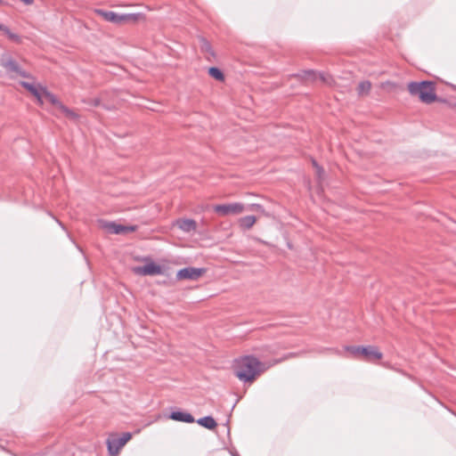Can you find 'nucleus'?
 I'll list each match as a JSON object with an SVG mask.
<instances>
[{
    "instance_id": "nucleus-9",
    "label": "nucleus",
    "mask_w": 456,
    "mask_h": 456,
    "mask_svg": "<svg viewBox=\"0 0 456 456\" xmlns=\"http://www.w3.org/2000/svg\"><path fill=\"white\" fill-rule=\"evenodd\" d=\"M102 227L109 233L121 234L132 232L136 230V226H126L114 222L102 223Z\"/></svg>"
},
{
    "instance_id": "nucleus-12",
    "label": "nucleus",
    "mask_w": 456,
    "mask_h": 456,
    "mask_svg": "<svg viewBox=\"0 0 456 456\" xmlns=\"http://www.w3.org/2000/svg\"><path fill=\"white\" fill-rule=\"evenodd\" d=\"M53 107L67 118L72 120H77L78 118V115L72 110L67 108L59 99H57V102L53 104Z\"/></svg>"
},
{
    "instance_id": "nucleus-3",
    "label": "nucleus",
    "mask_w": 456,
    "mask_h": 456,
    "mask_svg": "<svg viewBox=\"0 0 456 456\" xmlns=\"http://www.w3.org/2000/svg\"><path fill=\"white\" fill-rule=\"evenodd\" d=\"M94 12L102 17L105 21L118 25L126 22H137L145 19V16L140 12L120 14L112 11H105L102 9H95Z\"/></svg>"
},
{
    "instance_id": "nucleus-16",
    "label": "nucleus",
    "mask_w": 456,
    "mask_h": 456,
    "mask_svg": "<svg viewBox=\"0 0 456 456\" xmlns=\"http://www.w3.org/2000/svg\"><path fill=\"white\" fill-rule=\"evenodd\" d=\"M198 424L208 428L214 429L217 426L216 420L212 417H203L197 420Z\"/></svg>"
},
{
    "instance_id": "nucleus-15",
    "label": "nucleus",
    "mask_w": 456,
    "mask_h": 456,
    "mask_svg": "<svg viewBox=\"0 0 456 456\" xmlns=\"http://www.w3.org/2000/svg\"><path fill=\"white\" fill-rule=\"evenodd\" d=\"M176 225L183 232H189L196 230V222L192 219H180L176 221Z\"/></svg>"
},
{
    "instance_id": "nucleus-17",
    "label": "nucleus",
    "mask_w": 456,
    "mask_h": 456,
    "mask_svg": "<svg viewBox=\"0 0 456 456\" xmlns=\"http://www.w3.org/2000/svg\"><path fill=\"white\" fill-rule=\"evenodd\" d=\"M0 32L11 39L12 41L20 43V38L18 35L12 33L6 26L0 24Z\"/></svg>"
},
{
    "instance_id": "nucleus-6",
    "label": "nucleus",
    "mask_w": 456,
    "mask_h": 456,
    "mask_svg": "<svg viewBox=\"0 0 456 456\" xmlns=\"http://www.w3.org/2000/svg\"><path fill=\"white\" fill-rule=\"evenodd\" d=\"M132 438V435L129 432L123 433L122 436L111 434L107 439L108 452L111 456H117L119 454L121 449Z\"/></svg>"
},
{
    "instance_id": "nucleus-5",
    "label": "nucleus",
    "mask_w": 456,
    "mask_h": 456,
    "mask_svg": "<svg viewBox=\"0 0 456 456\" xmlns=\"http://www.w3.org/2000/svg\"><path fill=\"white\" fill-rule=\"evenodd\" d=\"M408 89L411 94L418 95L426 103L433 102L436 98L435 86L431 82H412L408 85Z\"/></svg>"
},
{
    "instance_id": "nucleus-18",
    "label": "nucleus",
    "mask_w": 456,
    "mask_h": 456,
    "mask_svg": "<svg viewBox=\"0 0 456 456\" xmlns=\"http://www.w3.org/2000/svg\"><path fill=\"white\" fill-rule=\"evenodd\" d=\"M371 84L369 81H362L358 86V94L360 95L368 94L370 91Z\"/></svg>"
},
{
    "instance_id": "nucleus-8",
    "label": "nucleus",
    "mask_w": 456,
    "mask_h": 456,
    "mask_svg": "<svg viewBox=\"0 0 456 456\" xmlns=\"http://www.w3.org/2000/svg\"><path fill=\"white\" fill-rule=\"evenodd\" d=\"M145 263L142 266H134L132 268V272L138 275H158L164 273V269L161 265L151 261L150 258H143L142 260Z\"/></svg>"
},
{
    "instance_id": "nucleus-14",
    "label": "nucleus",
    "mask_w": 456,
    "mask_h": 456,
    "mask_svg": "<svg viewBox=\"0 0 456 456\" xmlns=\"http://www.w3.org/2000/svg\"><path fill=\"white\" fill-rule=\"evenodd\" d=\"M256 222V218L254 216H246L238 219L237 223L240 229L249 230Z\"/></svg>"
},
{
    "instance_id": "nucleus-19",
    "label": "nucleus",
    "mask_w": 456,
    "mask_h": 456,
    "mask_svg": "<svg viewBox=\"0 0 456 456\" xmlns=\"http://www.w3.org/2000/svg\"><path fill=\"white\" fill-rule=\"evenodd\" d=\"M208 74L212 77H214L215 79H216L218 81L224 80V76L223 72L218 68H216V67L209 68Z\"/></svg>"
},
{
    "instance_id": "nucleus-1",
    "label": "nucleus",
    "mask_w": 456,
    "mask_h": 456,
    "mask_svg": "<svg viewBox=\"0 0 456 456\" xmlns=\"http://www.w3.org/2000/svg\"><path fill=\"white\" fill-rule=\"evenodd\" d=\"M269 367L270 365L251 354L240 356L232 362L234 375L244 383H253Z\"/></svg>"
},
{
    "instance_id": "nucleus-13",
    "label": "nucleus",
    "mask_w": 456,
    "mask_h": 456,
    "mask_svg": "<svg viewBox=\"0 0 456 456\" xmlns=\"http://www.w3.org/2000/svg\"><path fill=\"white\" fill-rule=\"evenodd\" d=\"M169 418L173 420H175V421H180V422H185V423H193L194 422V418L192 417L191 414H190L189 412H185V411H173L171 412Z\"/></svg>"
},
{
    "instance_id": "nucleus-4",
    "label": "nucleus",
    "mask_w": 456,
    "mask_h": 456,
    "mask_svg": "<svg viewBox=\"0 0 456 456\" xmlns=\"http://www.w3.org/2000/svg\"><path fill=\"white\" fill-rule=\"evenodd\" d=\"M345 350L348 352L351 356L367 362H377L383 357V354L375 346H346Z\"/></svg>"
},
{
    "instance_id": "nucleus-2",
    "label": "nucleus",
    "mask_w": 456,
    "mask_h": 456,
    "mask_svg": "<svg viewBox=\"0 0 456 456\" xmlns=\"http://www.w3.org/2000/svg\"><path fill=\"white\" fill-rule=\"evenodd\" d=\"M29 81H21L23 86L37 101L40 106L51 104L53 106L57 102V97L52 94L45 86L36 81L29 76Z\"/></svg>"
},
{
    "instance_id": "nucleus-10",
    "label": "nucleus",
    "mask_w": 456,
    "mask_h": 456,
    "mask_svg": "<svg viewBox=\"0 0 456 456\" xmlns=\"http://www.w3.org/2000/svg\"><path fill=\"white\" fill-rule=\"evenodd\" d=\"M205 273L202 268L186 267L178 271L176 277L178 280H198Z\"/></svg>"
},
{
    "instance_id": "nucleus-7",
    "label": "nucleus",
    "mask_w": 456,
    "mask_h": 456,
    "mask_svg": "<svg viewBox=\"0 0 456 456\" xmlns=\"http://www.w3.org/2000/svg\"><path fill=\"white\" fill-rule=\"evenodd\" d=\"M213 210L220 216H238L244 212L245 205L240 202L218 204L213 207Z\"/></svg>"
},
{
    "instance_id": "nucleus-20",
    "label": "nucleus",
    "mask_w": 456,
    "mask_h": 456,
    "mask_svg": "<svg viewBox=\"0 0 456 456\" xmlns=\"http://www.w3.org/2000/svg\"><path fill=\"white\" fill-rule=\"evenodd\" d=\"M316 167H317L318 172H320L321 168L318 166H316Z\"/></svg>"
},
{
    "instance_id": "nucleus-11",
    "label": "nucleus",
    "mask_w": 456,
    "mask_h": 456,
    "mask_svg": "<svg viewBox=\"0 0 456 456\" xmlns=\"http://www.w3.org/2000/svg\"><path fill=\"white\" fill-rule=\"evenodd\" d=\"M2 66L10 73H16L23 77H29V75L23 71L18 65V63L12 60L8 59L2 62Z\"/></svg>"
}]
</instances>
